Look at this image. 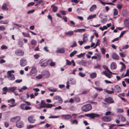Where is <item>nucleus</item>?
<instances>
[{"mask_svg":"<svg viewBox=\"0 0 129 129\" xmlns=\"http://www.w3.org/2000/svg\"><path fill=\"white\" fill-rule=\"evenodd\" d=\"M35 11V10L34 9L29 10L27 12V13L28 14L32 13Z\"/></svg>","mask_w":129,"mask_h":129,"instance_id":"56","label":"nucleus"},{"mask_svg":"<svg viewBox=\"0 0 129 129\" xmlns=\"http://www.w3.org/2000/svg\"><path fill=\"white\" fill-rule=\"evenodd\" d=\"M15 72V71L13 70H11L8 71L7 72V77L9 80H14L15 79V77L14 75L12 74V73H14Z\"/></svg>","mask_w":129,"mask_h":129,"instance_id":"1","label":"nucleus"},{"mask_svg":"<svg viewBox=\"0 0 129 129\" xmlns=\"http://www.w3.org/2000/svg\"><path fill=\"white\" fill-rule=\"evenodd\" d=\"M96 16V15L95 14H94L93 15H89L87 19H91L95 17Z\"/></svg>","mask_w":129,"mask_h":129,"instance_id":"43","label":"nucleus"},{"mask_svg":"<svg viewBox=\"0 0 129 129\" xmlns=\"http://www.w3.org/2000/svg\"><path fill=\"white\" fill-rule=\"evenodd\" d=\"M102 119L103 121L106 122H110L111 120L110 117L104 116L102 118Z\"/></svg>","mask_w":129,"mask_h":129,"instance_id":"12","label":"nucleus"},{"mask_svg":"<svg viewBox=\"0 0 129 129\" xmlns=\"http://www.w3.org/2000/svg\"><path fill=\"white\" fill-rule=\"evenodd\" d=\"M124 24L125 27H129V18L126 19L124 21Z\"/></svg>","mask_w":129,"mask_h":129,"instance_id":"19","label":"nucleus"},{"mask_svg":"<svg viewBox=\"0 0 129 129\" xmlns=\"http://www.w3.org/2000/svg\"><path fill=\"white\" fill-rule=\"evenodd\" d=\"M61 117L63 119L68 120L71 118L72 116L71 115L69 114H66L62 115Z\"/></svg>","mask_w":129,"mask_h":129,"instance_id":"14","label":"nucleus"},{"mask_svg":"<svg viewBox=\"0 0 129 129\" xmlns=\"http://www.w3.org/2000/svg\"><path fill=\"white\" fill-rule=\"evenodd\" d=\"M65 50L63 48H58L56 51V52L59 53H64Z\"/></svg>","mask_w":129,"mask_h":129,"instance_id":"24","label":"nucleus"},{"mask_svg":"<svg viewBox=\"0 0 129 129\" xmlns=\"http://www.w3.org/2000/svg\"><path fill=\"white\" fill-rule=\"evenodd\" d=\"M18 44L20 47H22L23 45V42L20 41L18 42Z\"/></svg>","mask_w":129,"mask_h":129,"instance_id":"54","label":"nucleus"},{"mask_svg":"<svg viewBox=\"0 0 129 129\" xmlns=\"http://www.w3.org/2000/svg\"><path fill=\"white\" fill-rule=\"evenodd\" d=\"M37 72L36 67L35 66H33L31 68L29 75L31 76H35L37 74Z\"/></svg>","mask_w":129,"mask_h":129,"instance_id":"3","label":"nucleus"},{"mask_svg":"<svg viewBox=\"0 0 129 129\" xmlns=\"http://www.w3.org/2000/svg\"><path fill=\"white\" fill-rule=\"evenodd\" d=\"M80 64L83 66H86V61L84 60H83L81 61L80 62Z\"/></svg>","mask_w":129,"mask_h":129,"instance_id":"42","label":"nucleus"},{"mask_svg":"<svg viewBox=\"0 0 129 129\" xmlns=\"http://www.w3.org/2000/svg\"><path fill=\"white\" fill-rule=\"evenodd\" d=\"M97 6L95 5H93L91 6L89 9V11L90 12L93 11L96 8Z\"/></svg>","mask_w":129,"mask_h":129,"instance_id":"22","label":"nucleus"},{"mask_svg":"<svg viewBox=\"0 0 129 129\" xmlns=\"http://www.w3.org/2000/svg\"><path fill=\"white\" fill-rule=\"evenodd\" d=\"M110 67L112 70L115 69L117 68L116 64L115 62H113L111 64Z\"/></svg>","mask_w":129,"mask_h":129,"instance_id":"20","label":"nucleus"},{"mask_svg":"<svg viewBox=\"0 0 129 129\" xmlns=\"http://www.w3.org/2000/svg\"><path fill=\"white\" fill-rule=\"evenodd\" d=\"M7 6V4H6L5 3L2 6V9L3 10H5V9L6 8Z\"/></svg>","mask_w":129,"mask_h":129,"instance_id":"47","label":"nucleus"},{"mask_svg":"<svg viewBox=\"0 0 129 129\" xmlns=\"http://www.w3.org/2000/svg\"><path fill=\"white\" fill-rule=\"evenodd\" d=\"M79 75L81 77H84L85 76V74H83L81 72L79 73Z\"/></svg>","mask_w":129,"mask_h":129,"instance_id":"55","label":"nucleus"},{"mask_svg":"<svg viewBox=\"0 0 129 129\" xmlns=\"http://www.w3.org/2000/svg\"><path fill=\"white\" fill-rule=\"evenodd\" d=\"M27 62L26 59L24 58H21L20 61V65L22 67H24L27 64Z\"/></svg>","mask_w":129,"mask_h":129,"instance_id":"5","label":"nucleus"},{"mask_svg":"<svg viewBox=\"0 0 129 129\" xmlns=\"http://www.w3.org/2000/svg\"><path fill=\"white\" fill-rule=\"evenodd\" d=\"M34 4H35V3L34 2H32L28 4V5H27V6L28 7H29L30 6L33 5Z\"/></svg>","mask_w":129,"mask_h":129,"instance_id":"63","label":"nucleus"},{"mask_svg":"<svg viewBox=\"0 0 129 129\" xmlns=\"http://www.w3.org/2000/svg\"><path fill=\"white\" fill-rule=\"evenodd\" d=\"M70 84L74 85L76 83V81L73 79H71L70 81Z\"/></svg>","mask_w":129,"mask_h":129,"instance_id":"33","label":"nucleus"},{"mask_svg":"<svg viewBox=\"0 0 129 129\" xmlns=\"http://www.w3.org/2000/svg\"><path fill=\"white\" fill-rule=\"evenodd\" d=\"M104 101L109 104L113 103L114 102L112 98L110 97H109L105 99Z\"/></svg>","mask_w":129,"mask_h":129,"instance_id":"7","label":"nucleus"},{"mask_svg":"<svg viewBox=\"0 0 129 129\" xmlns=\"http://www.w3.org/2000/svg\"><path fill=\"white\" fill-rule=\"evenodd\" d=\"M5 29L4 26H0V31H4Z\"/></svg>","mask_w":129,"mask_h":129,"instance_id":"58","label":"nucleus"},{"mask_svg":"<svg viewBox=\"0 0 129 129\" xmlns=\"http://www.w3.org/2000/svg\"><path fill=\"white\" fill-rule=\"evenodd\" d=\"M83 40L86 42L87 40V36L86 34H84L83 35Z\"/></svg>","mask_w":129,"mask_h":129,"instance_id":"28","label":"nucleus"},{"mask_svg":"<svg viewBox=\"0 0 129 129\" xmlns=\"http://www.w3.org/2000/svg\"><path fill=\"white\" fill-rule=\"evenodd\" d=\"M0 23L2 24H7L8 23V21L7 20L2 21H1Z\"/></svg>","mask_w":129,"mask_h":129,"instance_id":"50","label":"nucleus"},{"mask_svg":"<svg viewBox=\"0 0 129 129\" xmlns=\"http://www.w3.org/2000/svg\"><path fill=\"white\" fill-rule=\"evenodd\" d=\"M103 68L105 70H106L109 73H112V72H111L110 70L108 69V67L106 65H103L102 66Z\"/></svg>","mask_w":129,"mask_h":129,"instance_id":"31","label":"nucleus"},{"mask_svg":"<svg viewBox=\"0 0 129 129\" xmlns=\"http://www.w3.org/2000/svg\"><path fill=\"white\" fill-rule=\"evenodd\" d=\"M17 87L16 86L9 87L8 88V91L9 92H13L16 89Z\"/></svg>","mask_w":129,"mask_h":129,"instance_id":"17","label":"nucleus"},{"mask_svg":"<svg viewBox=\"0 0 129 129\" xmlns=\"http://www.w3.org/2000/svg\"><path fill=\"white\" fill-rule=\"evenodd\" d=\"M33 115H31L28 117V120L29 123H33L35 122L36 120L35 119H33Z\"/></svg>","mask_w":129,"mask_h":129,"instance_id":"11","label":"nucleus"},{"mask_svg":"<svg viewBox=\"0 0 129 129\" xmlns=\"http://www.w3.org/2000/svg\"><path fill=\"white\" fill-rule=\"evenodd\" d=\"M103 74L104 75H105L107 77L109 78H111L112 76V75L111 74H109L107 73V71H104L102 74Z\"/></svg>","mask_w":129,"mask_h":129,"instance_id":"16","label":"nucleus"},{"mask_svg":"<svg viewBox=\"0 0 129 129\" xmlns=\"http://www.w3.org/2000/svg\"><path fill=\"white\" fill-rule=\"evenodd\" d=\"M105 91L109 94H111L114 93V91H109L108 90H106Z\"/></svg>","mask_w":129,"mask_h":129,"instance_id":"61","label":"nucleus"},{"mask_svg":"<svg viewBox=\"0 0 129 129\" xmlns=\"http://www.w3.org/2000/svg\"><path fill=\"white\" fill-rule=\"evenodd\" d=\"M51 7H53V10L54 12H56L57 10V7L56 6H55L53 5H52Z\"/></svg>","mask_w":129,"mask_h":129,"instance_id":"30","label":"nucleus"},{"mask_svg":"<svg viewBox=\"0 0 129 129\" xmlns=\"http://www.w3.org/2000/svg\"><path fill=\"white\" fill-rule=\"evenodd\" d=\"M15 54L17 56H22L24 55V51L22 50L18 49L15 51Z\"/></svg>","mask_w":129,"mask_h":129,"instance_id":"4","label":"nucleus"},{"mask_svg":"<svg viewBox=\"0 0 129 129\" xmlns=\"http://www.w3.org/2000/svg\"><path fill=\"white\" fill-rule=\"evenodd\" d=\"M74 34V32L73 31H68L67 32L65 33V35L67 36H72Z\"/></svg>","mask_w":129,"mask_h":129,"instance_id":"25","label":"nucleus"},{"mask_svg":"<svg viewBox=\"0 0 129 129\" xmlns=\"http://www.w3.org/2000/svg\"><path fill=\"white\" fill-rule=\"evenodd\" d=\"M120 64H121L122 65V68L121 70V71H122L123 69H125L126 66L122 62H120Z\"/></svg>","mask_w":129,"mask_h":129,"instance_id":"37","label":"nucleus"},{"mask_svg":"<svg viewBox=\"0 0 129 129\" xmlns=\"http://www.w3.org/2000/svg\"><path fill=\"white\" fill-rule=\"evenodd\" d=\"M107 19H106L104 18L102 19L101 21L102 23H104L107 22Z\"/></svg>","mask_w":129,"mask_h":129,"instance_id":"62","label":"nucleus"},{"mask_svg":"<svg viewBox=\"0 0 129 129\" xmlns=\"http://www.w3.org/2000/svg\"><path fill=\"white\" fill-rule=\"evenodd\" d=\"M66 65H70L71 64V62L68 59H66Z\"/></svg>","mask_w":129,"mask_h":129,"instance_id":"52","label":"nucleus"},{"mask_svg":"<svg viewBox=\"0 0 129 129\" xmlns=\"http://www.w3.org/2000/svg\"><path fill=\"white\" fill-rule=\"evenodd\" d=\"M25 105L24 104H22L20 106V108L24 110L25 108Z\"/></svg>","mask_w":129,"mask_h":129,"instance_id":"45","label":"nucleus"},{"mask_svg":"<svg viewBox=\"0 0 129 129\" xmlns=\"http://www.w3.org/2000/svg\"><path fill=\"white\" fill-rule=\"evenodd\" d=\"M85 29L84 28L83 29H77L76 30H74V31L76 32H84L85 31Z\"/></svg>","mask_w":129,"mask_h":129,"instance_id":"26","label":"nucleus"},{"mask_svg":"<svg viewBox=\"0 0 129 129\" xmlns=\"http://www.w3.org/2000/svg\"><path fill=\"white\" fill-rule=\"evenodd\" d=\"M15 117V121L17 122V121H19L21 119V117L19 116H17Z\"/></svg>","mask_w":129,"mask_h":129,"instance_id":"40","label":"nucleus"},{"mask_svg":"<svg viewBox=\"0 0 129 129\" xmlns=\"http://www.w3.org/2000/svg\"><path fill=\"white\" fill-rule=\"evenodd\" d=\"M16 126L19 128L23 127L24 126L23 122L21 121L16 122Z\"/></svg>","mask_w":129,"mask_h":129,"instance_id":"9","label":"nucleus"},{"mask_svg":"<svg viewBox=\"0 0 129 129\" xmlns=\"http://www.w3.org/2000/svg\"><path fill=\"white\" fill-rule=\"evenodd\" d=\"M97 74L95 73H93L90 75V77L92 78H94L96 77Z\"/></svg>","mask_w":129,"mask_h":129,"instance_id":"32","label":"nucleus"},{"mask_svg":"<svg viewBox=\"0 0 129 129\" xmlns=\"http://www.w3.org/2000/svg\"><path fill=\"white\" fill-rule=\"evenodd\" d=\"M119 54L122 57H124L125 56V55L124 54L123 52L119 53Z\"/></svg>","mask_w":129,"mask_h":129,"instance_id":"53","label":"nucleus"},{"mask_svg":"<svg viewBox=\"0 0 129 129\" xmlns=\"http://www.w3.org/2000/svg\"><path fill=\"white\" fill-rule=\"evenodd\" d=\"M31 45H35L36 44L37 42L35 40H32L31 42Z\"/></svg>","mask_w":129,"mask_h":129,"instance_id":"44","label":"nucleus"},{"mask_svg":"<svg viewBox=\"0 0 129 129\" xmlns=\"http://www.w3.org/2000/svg\"><path fill=\"white\" fill-rule=\"evenodd\" d=\"M22 34L23 36L25 37H30V36L29 34L27 33H25L24 32L22 33Z\"/></svg>","mask_w":129,"mask_h":129,"instance_id":"49","label":"nucleus"},{"mask_svg":"<svg viewBox=\"0 0 129 129\" xmlns=\"http://www.w3.org/2000/svg\"><path fill=\"white\" fill-rule=\"evenodd\" d=\"M81 109L82 111L87 112L91 110L92 106L90 104H87L83 106Z\"/></svg>","mask_w":129,"mask_h":129,"instance_id":"2","label":"nucleus"},{"mask_svg":"<svg viewBox=\"0 0 129 129\" xmlns=\"http://www.w3.org/2000/svg\"><path fill=\"white\" fill-rule=\"evenodd\" d=\"M77 52V51L76 50H74L73 52H72L70 54V56L71 57L73 56L74 55L76 54Z\"/></svg>","mask_w":129,"mask_h":129,"instance_id":"35","label":"nucleus"},{"mask_svg":"<svg viewBox=\"0 0 129 129\" xmlns=\"http://www.w3.org/2000/svg\"><path fill=\"white\" fill-rule=\"evenodd\" d=\"M8 102L9 103H10L11 104H14L15 103V100L14 99H11L8 100Z\"/></svg>","mask_w":129,"mask_h":129,"instance_id":"36","label":"nucleus"},{"mask_svg":"<svg viewBox=\"0 0 129 129\" xmlns=\"http://www.w3.org/2000/svg\"><path fill=\"white\" fill-rule=\"evenodd\" d=\"M100 40H97V42L96 43V44L95 45V46L94 47H93V48H95L97 46L99 45H100Z\"/></svg>","mask_w":129,"mask_h":129,"instance_id":"41","label":"nucleus"},{"mask_svg":"<svg viewBox=\"0 0 129 129\" xmlns=\"http://www.w3.org/2000/svg\"><path fill=\"white\" fill-rule=\"evenodd\" d=\"M100 2L102 4L104 5H105V4L114 5L113 4L111 3H105L102 1H100Z\"/></svg>","mask_w":129,"mask_h":129,"instance_id":"38","label":"nucleus"},{"mask_svg":"<svg viewBox=\"0 0 129 129\" xmlns=\"http://www.w3.org/2000/svg\"><path fill=\"white\" fill-rule=\"evenodd\" d=\"M53 106L52 104H49L47 103L46 104L45 107L48 108H50Z\"/></svg>","mask_w":129,"mask_h":129,"instance_id":"39","label":"nucleus"},{"mask_svg":"<svg viewBox=\"0 0 129 129\" xmlns=\"http://www.w3.org/2000/svg\"><path fill=\"white\" fill-rule=\"evenodd\" d=\"M100 116V115L94 113H90V117L91 119H93L95 117H98Z\"/></svg>","mask_w":129,"mask_h":129,"instance_id":"18","label":"nucleus"},{"mask_svg":"<svg viewBox=\"0 0 129 129\" xmlns=\"http://www.w3.org/2000/svg\"><path fill=\"white\" fill-rule=\"evenodd\" d=\"M114 91L116 92L119 93L121 91V88L118 85H116L114 87Z\"/></svg>","mask_w":129,"mask_h":129,"instance_id":"13","label":"nucleus"},{"mask_svg":"<svg viewBox=\"0 0 129 129\" xmlns=\"http://www.w3.org/2000/svg\"><path fill=\"white\" fill-rule=\"evenodd\" d=\"M112 57L113 59L118 60L119 59L118 55L115 53H113L112 55Z\"/></svg>","mask_w":129,"mask_h":129,"instance_id":"15","label":"nucleus"},{"mask_svg":"<svg viewBox=\"0 0 129 129\" xmlns=\"http://www.w3.org/2000/svg\"><path fill=\"white\" fill-rule=\"evenodd\" d=\"M96 56H97V60L99 61H100L101 58V55L100 54L97 53L96 54Z\"/></svg>","mask_w":129,"mask_h":129,"instance_id":"34","label":"nucleus"},{"mask_svg":"<svg viewBox=\"0 0 129 129\" xmlns=\"http://www.w3.org/2000/svg\"><path fill=\"white\" fill-rule=\"evenodd\" d=\"M47 62H49L50 66L52 67L54 66L55 64V62L52 61V60L51 59L48 60Z\"/></svg>","mask_w":129,"mask_h":129,"instance_id":"21","label":"nucleus"},{"mask_svg":"<svg viewBox=\"0 0 129 129\" xmlns=\"http://www.w3.org/2000/svg\"><path fill=\"white\" fill-rule=\"evenodd\" d=\"M43 76H45L46 78H48L50 76L49 72L47 71H45L43 72L42 73Z\"/></svg>","mask_w":129,"mask_h":129,"instance_id":"10","label":"nucleus"},{"mask_svg":"<svg viewBox=\"0 0 129 129\" xmlns=\"http://www.w3.org/2000/svg\"><path fill=\"white\" fill-rule=\"evenodd\" d=\"M119 119L122 122H124L126 120L125 118L122 115H120L119 116Z\"/></svg>","mask_w":129,"mask_h":129,"instance_id":"23","label":"nucleus"},{"mask_svg":"<svg viewBox=\"0 0 129 129\" xmlns=\"http://www.w3.org/2000/svg\"><path fill=\"white\" fill-rule=\"evenodd\" d=\"M1 48L2 50L4 49H7V47L5 45H4L2 46L1 47Z\"/></svg>","mask_w":129,"mask_h":129,"instance_id":"57","label":"nucleus"},{"mask_svg":"<svg viewBox=\"0 0 129 129\" xmlns=\"http://www.w3.org/2000/svg\"><path fill=\"white\" fill-rule=\"evenodd\" d=\"M85 53H81L80 54L77 55V56L78 58H80L82 57L84 54H85Z\"/></svg>","mask_w":129,"mask_h":129,"instance_id":"60","label":"nucleus"},{"mask_svg":"<svg viewBox=\"0 0 129 129\" xmlns=\"http://www.w3.org/2000/svg\"><path fill=\"white\" fill-rule=\"evenodd\" d=\"M47 89L49 90L52 92H55L57 91V89L56 88H50L49 87Z\"/></svg>","mask_w":129,"mask_h":129,"instance_id":"29","label":"nucleus"},{"mask_svg":"<svg viewBox=\"0 0 129 129\" xmlns=\"http://www.w3.org/2000/svg\"><path fill=\"white\" fill-rule=\"evenodd\" d=\"M36 126V125H29L27 127V128H28V129H30V128H33V127H35V126Z\"/></svg>","mask_w":129,"mask_h":129,"instance_id":"48","label":"nucleus"},{"mask_svg":"<svg viewBox=\"0 0 129 129\" xmlns=\"http://www.w3.org/2000/svg\"><path fill=\"white\" fill-rule=\"evenodd\" d=\"M114 15H117L118 14V11L116 9H114Z\"/></svg>","mask_w":129,"mask_h":129,"instance_id":"46","label":"nucleus"},{"mask_svg":"<svg viewBox=\"0 0 129 129\" xmlns=\"http://www.w3.org/2000/svg\"><path fill=\"white\" fill-rule=\"evenodd\" d=\"M48 62L47 61H45L43 59L40 60L39 62V64H40V66L42 67H45L47 66L48 64Z\"/></svg>","mask_w":129,"mask_h":129,"instance_id":"8","label":"nucleus"},{"mask_svg":"<svg viewBox=\"0 0 129 129\" xmlns=\"http://www.w3.org/2000/svg\"><path fill=\"white\" fill-rule=\"evenodd\" d=\"M43 76L42 74V75H39L36 77V78L40 79L42 78Z\"/></svg>","mask_w":129,"mask_h":129,"instance_id":"51","label":"nucleus"},{"mask_svg":"<svg viewBox=\"0 0 129 129\" xmlns=\"http://www.w3.org/2000/svg\"><path fill=\"white\" fill-rule=\"evenodd\" d=\"M103 43L105 46L107 47L108 46L107 42V38L106 37H104L103 39Z\"/></svg>","mask_w":129,"mask_h":129,"instance_id":"27","label":"nucleus"},{"mask_svg":"<svg viewBox=\"0 0 129 129\" xmlns=\"http://www.w3.org/2000/svg\"><path fill=\"white\" fill-rule=\"evenodd\" d=\"M117 111L118 112L122 113L123 112V110L122 109H118L117 110Z\"/></svg>","mask_w":129,"mask_h":129,"instance_id":"64","label":"nucleus"},{"mask_svg":"<svg viewBox=\"0 0 129 129\" xmlns=\"http://www.w3.org/2000/svg\"><path fill=\"white\" fill-rule=\"evenodd\" d=\"M54 100H58V102L59 103H62L63 102V100L58 95H56L53 98Z\"/></svg>","mask_w":129,"mask_h":129,"instance_id":"6","label":"nucleus"},{"mask_svg":"<svg viewBox=\"0 0 129 129\" xmlns=\"http://www.w3.org/2000/svg\"><path fill=\"white\" fill-rule=\"evenodd\" d=\"M78 42L80 45L81 46L82 45L83 43L86 42L84 40H83V41H79Z\"/></svg>","mask_w":129,"mask_h":129,"instance_id":"59","label":"nucleus"}]
</instances>
